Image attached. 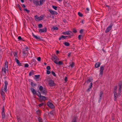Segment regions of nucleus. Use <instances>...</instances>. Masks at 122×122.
Masks as SVG:
<instances>
[{
  "instance_id": "f257e3e1",
  "label": "nucleus",
  "mask_w": 122,
  "mask_h": 122,
  "mask_svg": "<svg viewBox=\"0 0 122 122\" xmlns=\"http://www.w3.org/2000/svg\"><path fill=\"white\" fill-rule=\"evenodd\" d=\"M122 84L121 83H120L119 85V91L118 94V95L117 94L116 91H114L113 93L114 94V99L115 101H116L117 98L118 97V95H119L121 92V88H122Z\"/></svg>"
},
{
  "instance_id": "f03ea898",
  "label": "nucleus",
  "mask_w": 122,
  "mask_h": 122,
  "mask_svg": "<svg viewBox=\"0 0 122 122\" xmlns=\"http://www.w3.org/2000/svg\"><path fill=\"white\" fill-rule=\"evenodd\" d=\"M62 34L65 35H68L69 36L68 37L71 38V36L73 35L72 32L70 30L68 31L65 32H63Z\"/></svg>"
},
{
  "instance_id": "7ed1b4c3",
  "label": "nucleus",
  "mask_w": 122,
  "mask_h": 122,
  "mask_svg": "<svg viewBox=\"0 0 122 122\" xmlns=\"http://www.w3.org/2000/svg\"><path fill=\"white\" fill-rule=\"evenodd\" d=\"M39 89L42 94L44 95H46L47 93L46 90L45 88H44L42 86H40Z\"/></svg>"
},
{
  "instance_id": "20e7f679",
  "label": "nucleus",
  "mask_w": 122,
  "mask_h": 122,
  "mask_svg": "<svg viewBox=\"0 0 122 122\" xmlns=\"http://www.w3.org/2000/svg\"><path fill=\"white\" fill-rule=\"evenodd\" d=\"M104 66H102L100 67V75L101 76L103 74V70L104 69Z\"/></svg>"
},
{
  "instance_id": "39448f33",
  "label": "nucleus",
  "mask_w": 122,
  "mask_h": 122,
  "mask_svg": "<svg viewBox=\"0 0 122 122\" xmlns=\"http://www.w3.org/2000/svg\"><path fill=\"white\" fill-rule=\"evenodd\" d=\"M43 16L41 15L39 17H38L37 15H36L35 16V20L36 21L37 20H40L42 19L43 18Z\"/></svg>"
},
{
  "instance_id": "423d86ee",
  "label": "nucleus",
  "mask_w": 122,
  "mask_h": 122,
  "mask_svg": "<svg viewBox=\"0 0 122 122\" xmlns=\"http://www.w3.org/2000/svg\"><path fill=\"white\" fill-rule=\"evenodd\" d=\"M47 104V105L51 109L53 108L54 107V106L50 102H48Z\"/></svg>"
},
{
  "instance_id": "0eeeda50",
  "label": "nucleus",
  "mask_w": 122,
  "mask_h": 122,
  "mask_svg": "<svg viewBox=\"0 0 122 122\" xmlns=\"http://www.w3.org/2000/svg\"><path fill=\"white\" fill-rule=\"evenodd\" d=\"M112 24L110 25L107 28L106 30H105V32L106 33H107L109 32L112 29Z\"/></svg>"
},
{
  "instance_id": "6e6552de",
  "label": "nucleus",
  "mask_w": 122,
  "mask_h": 122,
  "mask_svg": "<svg viewBox=\"0 0 122 122\" xmlns=\"http://www.w3.org/2000/svg\"><path fill=\"white\" fill-rule=\"evenodd\" d=\"M8 71V69L5 68V67H3L2 69V73L4 75L5 74L6 71Z\"/></svg>"
},
{
  "instance_id": "1a4fd4ad",
  "label": "nucleus",
  "mask_w": 122,
  "mask_h": 122,
  "mask_svg": "<svg viewBox=\"0 0 122 122\" xmlns=\"http://www.w3.org/2000/svg\"><path fill=\"white\" fill-rule=\"evenodd\" d=\"M5 87L4 89V91L6 92H7V85H8V82L6 81H5Z\"/></svg>"
},
{
  "instance_id": "9d476101",
  "label": "nucleus",
  "mask_w": 122,
  "mask_h": 122,
  "mask_svg": "<svg viewBox=\"0 0 122 122\" xmlns=\"http://www.w3.org/2000/svg\"><path fill=\"white\" fill-rule=\"evenodd\" d=\"M39 32L40 33L46 32L47 31V28L45 27L43 29H39Z\"/></svg>"
},
{
  "instance_id": "9b49d317",
  "label": "nucleus",
  "mask_w": 122,
  "mask_h": 122,
  "mask_svg": "<svg viewBox=\"0 0 122 122\" xmlns=\"http://www.w3.org/2000/svg\"><path fill=\"white\" fill-rule=\"evenodd\" d=\"M49 86H53L55 85V83L53 81L51 80L49 82Z\"/></svg>"
},
{
  "instance_id": "f8f14e48",
  "label": "nucleus",
  "mask_w": 122,
  "mask_h": 122,
  "mask_svg": "<svg viewBox=\"0 0 122 122\" xmlns=\"http://www.w3.org/2000/svg\"><path fill=\"white\" fill-rule=\"evenodd\" d=\"M49 11L50 13L53 15H57L58 14V13L57 12L53 11L51 9L49 10Z\"/></svg>"
},
{
  "instance_id": "ddd939ff",
  "label": "nucleus",
  "mask_w": 122,
  "mask_h": 122,
  "mask_svg": "<svg viewBox=\"0 0 122 122\" xmlns=\"http://www.w3.org/2000/svg\"><path fill=\"white\" fill-rule=\"evenodd\" d=\"M101 65V63L99 62H97L96 63L95 65V67L96 68L99 67Z\"/></svg>"
},
{
  "instance_id": "4468645a",
  "label": "nucleus",
  "mask_w": 122,
  "mask_h": 122,
  "mask_svg": "<svg viewBox=\"0 0 122 122\" xmlns=\"http://www.w3.org/2000/svg\"><path fill=\"white\" fill-rule=\"evenodd\" d=\"M54 112L52 111L50 112V113L48 114V115L49 117H51L54 115Z\"/></svg>"
},
{
  "instance_id": "2eb2a0df",
  "label": "nucleus",
  "mask_w": 122,
  "mask_h": 122,
  "mask_svg": "<svg viewBox=\"0 0 122 122\" xmlns=\"http://www.w3.org/2000/svg\"><path fill=\"white\" fill-rule=\"evenodd\" d=\"M68 36H65L63 35L61 36L59 38V40H61L62 38H64V39H66V38L67 37H68Z\"/></svg>"
},
{
  "instance_id": "dca6fc26",
  "label": "nucleus",
  "mask_w": 122,
  "mask_h": 122,
  "mask_svg": "<svg viewBox=\"0 0 122 122\" xmlns=\"http://www.w3.org/2000/svg\"><path fill=\"white\" fill-rule=\"evenodd\" d=\"M30 90L33 95H35L36 94V91L34 89L32 88H31Z\"/></svg>"
},
{
  "instance_id": "f3484780",
  "label": "nucleus",
  "mask_w": 122,
  "mask_h": 122,
  "mask_svg": "<svg viewBox=\"0 0 122 122\" xmlns=\"http://www.w3.org/2000/svg\"><path fill=\"white\" fill-rule=\"evenodd\" d=\"M44 0H40L39 2V5H41L43 4Z\"/></svg>"
},
{
  "instance_id": "a211bd4d",
  "label": "nucleus",
  "mask_w": 122,
  "mask_h": 122,
  "mask_svg": "<svg viewBox=\"0 0 122 122\" xmlns=\"http://www.w3.org/2000/svg\"><path fill=\"white\" fill-rule=\"evenodd\" d=\"M33 1L34 3L36 6L39 5V1L37 0H33Z\"/></svg>"
},
{
  "instance_id": "6ab92c4d",
  "label": "nucleus",
  "mask_w": 122,
  "mask_h": 122,
  "mask_svg": "<svg viewBox=\"0 0 122 122\" xmlns=\"http://www.w3.org/2000/svg\"><path fill=\"white\" fill-rule=\"evenodd\" d=\"M92 84L93 83L92 82H91V83L90 85L89 86V88L87 90V92H89L90 91L92 87Z\"/></svg>"
},
{
  "instance_id": "aec40b11",
  "label": "nucleus",
  "mask_w": 122,
  "mask_h": 122,
  "mask_svg": "<svg viewBox=\"0 0 122 122\" xmlns=\"http://www.w3.org/2000/svg\"><path fill=\"white\" fill-rule=\"evenodd\" d=\"M15 61L17 63L18 65L19 66L21 65V64L20 63L19 61L16 58H15Z\"/></svg>"
},
{
  "instance_id": "412c9836",
  "label": "nucleus",
  "mask_w": 122,
  "mask_h": 122,
  "mask_svg": "<svg viewBox=\"0 0 122 122\" xmlns=\"http://www.w3.org/2000/svg\"><path fill=\"white\" fill-rule=\"evenodd\" d=\"M40 97V100H46V97L45 96H41Z\"/></svg>"
},
{
  "instance_id": "4be33fe9",
  "label": "nucleus",
  "mask_w": 122,
  "mask_h": 122,
  "mask_svg": "<svg viewBox=\"0 0 122 122\" xmlns=\"http://www.w3.org/2000/svg\"><path fill=\"white\" fill-rule=\"evenodd\" d=\"M74 64L75 63L73 62H72L71 63V64L70 65V66L71 68H72L74 67Z\"/></svg>"
},
{
  "instance_id": "5701e85b",
  "label": "nucleus",
  "mask_w": 122,
  "mask_h": 122,
  "mask_svg": "<svg viewBox=\"0 0 122 122\" xmlns=\"http://www.w3.org/2000/svg\"><path fill=\"white\" fill-rule=\"evenodd\" d=\"M34 37L36 39H40L39 36L37 37L36 35H34L33 33H32Z\"/></svg>"
},
{
  "instance_id": "b1692460",
  "label": "nucleus",
  "mask_w": 122,
  "mask_h": 122,
  "mask_svg": "<svg viewBox=\"0 0 122 122\" xmlns=\"http://www.w3.org/2000/svg\"><path fill=\"white\" fill-rule=\"evenodd\" d=\"M26 51H28L27 50H25V49H23V51L22 52L23 54L24 55H25L26 54H27V53H26L25 52Z\"/></svg>"
},
{
  "instance_id": "393cba45",
  "label": "nucleus",
  "mask_w": 122,
  "mask_h": 122,
  "mask_svg": "<svg viewBox=\"0 0 122 122\" xmlns=\"http://www.w3.org/2000/svg\"><path fill=\"white\" fill-rule=\"evenodd\" d=\"M64 44L65 46H69L70 45V44L67 42H65Z\"/></svg>"
},
{
  "instance_id": "a878e982",
  "label": "nucleus",
  "mask_w": 122,
  "mask_h": 122,
  "mask_svg": "<svg viewBox=\"0 0 122 122\" xmlns=\"http://www.w3.org/2000/svg\"><path fill=\"white\" fill-rule=\"evenodd\" d=\"M103 92L102 91H101L100 92V97L99 98L100 100L101 98V97L102 95H103Z\"/></svg>"
},
{
  "instance_id": "bb28decb",
  "label": "nucleus",
  "mask_w": 122,
  "mask_h": 122,
  "mask_svg": "<svg viewBox=\"0 0 122 122\" xmlns=\"http://www.w3.org/2000/svg\"><path fill=\"white\" fill-rule=\"evenodd\" d=\"M8 62L6 61L5 63V68L8 69Z\"/></svg>"
},
{
  "instance_id": "cd10ccee",
  "label": "nucleus",
  "mask_w": 122,
  "mask_h": 122,
  "mask_svg": "<svg viewBox=\"0 0 122 122\" xmlns=\"http://www.w3.org/2000/svg\"><path fill=\"white\" fill-rule=\"evenodd\" d=\"M93 80L92 79H88L86 81L87 83L88 84L90 82L92 81Z\"/></svg>"
},
{
  "instance_id": "c85d7f7f",
  "label": "nucleus",
  "mask_w": 122,
  "mask_h": 122,
  "mask_svg": "<svg viewBox=\"0 0 122 122\" xmlns=\"http://www.w3.org/2000/svg\"><path fill=\"white\" fill-rule=\"evenodd\" d=\"M58 30V28L56 26L53 27L52 30L53 31V30Z\"/></svg>"
},
{
  "instance_id": "c756f323",
  "label": "nucleus",
  "mask_w": 122,
  "mask_h": 122,
  "mask_svg": "<svg viewBox=\"0 0 122 122\" xmlns=\"http://www.w3.org/2000/svg\"><path fill=\"white\" fill-rule=\"evenodd\" d=\"M31 85L33 87H34L36 85V84L32 82H31Z\"/></svg>"
},
{
  "instance_id": "7c9ffc66",
  "label": "nucleus",
  "mask_w": 122,
  "mask_h": 122,
  "mask_svg": "<svg viewBox=\"0 0 122 122\" xmlns=\"http://www.w3.org/2000/svg\"><path fill=\"white\" fill-rule=\"evenodd\" d=\"M63 63L62 61H60L58 63V64L59 65H61L63 64Z\"/></svg>"
},
{
  "instance_id": "2f4dec72",
  "label": "nucleus",
  "mask_w": 122,
  "mask_h": 122,
  "mask_svg": "<svg viewBox=\"0 0 122 122\" xmlns=\"http://www.w3.org/2000/svg\"><path fill=\"white\" fill-rule=\"evenodd\" d=\"M38 92V93H36V94L37 95V96L39 97H41V93L40 92Z\"/></svg>"
},
{
  "instance_id": "473e14b6",
  "label": "nucleus",
  "mask_w": 122,
  "mask_h": 122,
  "mask_svg": "<svg viewBox=\"0 0 122 122\" xmlns=\"http://www.w3.org/2000/svg\"><path fill=\"white\" fill-rule=\"evenodd\" d=\"M34 74V72L33 71H31L29 73V76H30L31 75Z\"/></svg>"
},
{
  "instance_id": "72a5a7b5",
  "label": "nucleus",
  "mask_w": 122,
  "mask_h": 122,
  "mask_svg": "<svg viewBox=\"0 0 122 122\" xmlns=\"http://www.w3.org/2000/svg\"><path fill=\"white\" fill-rule=\"evenodd\" d=\"M72 122H76V118L74 117L72 121Z\"/></svg>"
},
{
  "instance_id": "f704fd0d",
  "label": "nucleus",
  "mask_w": 122,
  "mask_h": 122,
  "mask_svg": "<svg viewBox=\"0 0 122 122\" xmlns=\"http://www.w3.org/2000/svg\"><path fill=\"white\" fill-rule=\"evenodd\" d=\"M78 14L80 17H82L83 16L82 14L79 12L78 13Z\"/></svg>"
},
{
  "instance_id": "c9c22d12",
  "label": "nucleus",
  "mask_w": 122,
  "mask_h": 122,
  "mask_svg": "<svg viewBox=\"0 0 122 122\" xmlns=\"http://www.w3.org/2000/svg\"><path fill=\"white\" fill-rule=\"evenodd\" d=\"M17 52H15V53L14 54V56L15 57H16L15 58H16L17 57H18V56L17 55Z\"/></svg>"
},
{
  "instance_id": "e433bc0d",
  "label": "nucleus",
  "mask_w": 122,
  "mask_h": 122,
  "mask_svg": "<svg viewBox=\"0 0 122 122\" xmlns=\"http://www.w3.org/2000/svg\"><path fill=\"white\" fill-rule=\"evenodd\" d=\"M38 27L39 28H41L42 27V25L41 24H39L38 25Z\"/></svg>"
},
{
  "instance_id": "4c0bfd02",
  "label": "nucleus",
  "mask_w": 122,
  "mask_h": 122,
  "mask_svg": "<svg viewBox=\"0 0 122 122\" xmlns=\"http://www.w3.org/2000/svg\"><path fill=\"white\" fill-rule=\"evenodd\" d=\"M35 77L36 79H38L39 78L40 76V75H35Z\"/></svg>"
},
{
  "instance_id": "58836bf2",
  "label": "nucleus",
  "mask_w": 122,
  "mask_h": 122,
  "mask_svg": "<svg viewBox=\"0 0 122 122\" xmlns=\"http://www.w3.org/2000/svg\"><path fill=\"white\" fill-rule=\"evenodd\" d=\"M2 117L3 118H4L5 117V112L2 113Z\"/></svg>"
},
{
  "instance_id": "ea45409f",
  "label": "nucleus",
  "mask_w": 122,
  "mask_h": 122,
  "mask_svg": "<svg viewBox=\"0 0 122 122\" xmlns=\"http://www.w3.org/2000/svg\"><path fill=\"white\" fill-rule=\"evenodd\" d=\"M38 120L40 122H42V119L40 117H39L38 118Z\"/></svg>"
},
{
  "instance_id": "a19ab883",
  "label": "nucleus",
  "mask_w": 122,
  "mask_h": 122,
  "mask_svg": "<svg viewBox=\"0 0 122 122\" xmlns=\"http://www.w3.org/2000/svg\"><path fill=\"white\" fill-rule=\"evenodd\" d=\"M52 7L53 8H54L55 10H57V7L56 6H54L53 5L52 6Z\"/></svg>"
},
{
  "instance_id": "79ce46f5",
  "label": "nucleus",
  "mask_w": 122,
  "mask_h": 122,
  "mask_svg": "<svg viewBox=\"0 0 122 122\" xmlns=\"http://www.w3.org/2000/svg\"><path fill=\"white\" fill-rule=\"evenodd\" d=\"M1 94L2 96H4V94H5V93L2 90H1Z\"/></svg>"
},
{
  "instance_id": "37998d69",
  "label": "nucleus",
  "mask_w": 122,
  "mask_h": 122,
  "mask_svg": "<svg viewBox=\"0 0 122 122\" xmlns=\"http://www.w3.org/2000/svg\"><path fill=\"white\" fill-rule=\"evenodd\" d=\"M37 113L38 115H40L41 113V112L40 110H38L37 111Z\"/></svg>"
},
{
  "instance_id": "c03bdc74",
  "label": "nucleus",
  "mask_w": 122,
  "mask_h": 122,
  "mask_svg": "<svg viewBox=\"0 0 122 122\" xmlns=\"http://www.w3.org/2000/svg\"><path fill=\"white\" fill-rule=\"evenodd\" d=\"M24 10L25 11H26L28 13H29L30 12V10H28L27 9H25V8L24 9Z\"/></svg>"
},
{
  "instance_id": "a18cd8bd",
  "label": "nucleus",
  "mask_w": 122,
  "mask_h": 122,
  "mask_svg": "<svg viewBox=\"0 0 122 122\" xmlns=\"http://www.w3.org/2000/svg\"><path fill=\"white\" fill-rule=\"evenodd\" d=\"M51 73L54 76H56V75L55 73L53 71H52L51 72Z\"/></svg>"
},
{
  "instance_id": "49530a36",
  "label": "nucleus",
  "mask_w": 122,
  "mask_h": 122,
  "mask_svg": "<svg viewBox=\"0 0 122 122\" xmlns=\"http://www.w3.org/2000/svg\"><path fill=\"white\" fill-rule=\"evenodd\" d=\"M117 86H116L114 88V91H116L117 92Z\"/></svg>"
},
{
  "instance_id": "de8ad7c7",
  "label": "nucleus",
  "mask_w": 122,
  "mask_h": 122,
  "mask_svg": "<svg viewBox=\"0 0 122 122\" xmlns=\"http://www.w3.org/2000/svg\"><path fill=\"white\" fill-rule=\"evenodd\" d=\"M46 69L47 70H49L51 69V67L50 66H47L46 67Z\"/></svg>"
},
{
  "instance_id": "09e8293b",
  "label": "nucleus",
  "mask_w": 122,
  "mask_h": 122,
  "mask_svg": "<svg viewBox=\"0 0 122 122\" xmlns=\"http://www.w3.org/2000/svg\"><path fill=\"white\" fill-rule=\"evenodd\" d=\"M37 59L38 61H40L41 60V58L40 57H38L37 58Z\"/></svg>"
},
{
  "instance_id": "8fccbe9b",
  "label": "nucleus",
  "mask_w": 122,
  "mask_h": 122,
  "mask_svg": "<svg viewBox=\"0 0 122 122\" xmlns=\"http://www.w3.org/2000/svg\"><path fill=\"white\" fill-rule=\"evenodd\" d=\"M44 105V103H42L41 104H39V107H41L42 106H43Z\"/></svg>"
},
{
  "instance_id": "3c124183",
  "label": "nucleus",
  "mask_w": 122,
  "mask_h": 122,
  "mask_svg": "<svg viewBox=\"0 0 122 122\" xmlns=\"http://www.w3.org/2000/svg\"><path fill=\"white\" fill-rule=\"evenodd\" d=\"M51 72H50L49 70H47L46 71V73L47 74H50Z\"/></svg>"
},
{
  "instance_id": "603ef678",
  "label": "nucleus",
  "mask_w": 122,
  "mask_h": 122,
  "mask_svg": "<svg viewBox=\"0 0 122 122\" xmlns=\"http://www.w3.org/2000/svg\"><path fill=\"white\" fill-rule=\"evenodd\" d=\"M82 36V35H79L78 38V39L79 40H80L81 39V37Z\"/></svg>"
},
{
  "instance_id": "864d4df0",
  "label": "nucleus",
  "mask_w": 122,
  "mask_h": 122,
  "mask_svg": "<svg viewBox=\"0 0 122 122\" xmlns=\"http://www.w3.org/2000/svg\"><path fill=\"white\" fill-rule=\"evenodd\" d=\"M29 66V65L28 64L26 63L25 64V67H28Z\"/></svg>"
},
{
  "instance_id": "5fc2aeb1",
  "label": "nucleus",
  "mask_w": 122,
  "mask_h": 122,
  "mask_svg": "<svg viewBox=\"0 0 122 122\" xmlns=\"http://www.w3.org/2000/svg\"><path fill=\"white\" fill-rule=\"evenodd\" d=\"M58 61H57L56 60H55V61H54V62L56 64H58Z\"/></svg>"
},
{
  "instance_id": "6e6d98bb",
  "label": "nucleus",
  "mask_w": 122,
  "mask_h": 122,
  "mask_svg": "<svg viewBox=\"0 0 122 122\" xmlns=\"http://www.w3.org/2000/svg\"><path fill=\"white\" fill-rule=\"evenodd\" d=\"M73 31L75 33H76L77 32V31L75 29H73Z\"/></svg>"
},
{
  "instance_id": "4d7b16f0",
  "label": "nucleus",
  "mask_w": 122,
  "mask_h": 122,
  "mask_svg": "<svg viewBox=\"0 0 122 122\" xmlns=\"http://www.w3.org/2000/svg\"><path fill=\"white\" fill-rule=\"evenodd\" d=\"M54 56H53L52 57L55 60H56V56L55 55H54Z\"/></svg>"
},
{
  "instance_id": "13d9d810",
  "label": "nucleus",
  "mask_w": 122,
  "mask_h": 122,
  "mask_svg": "<svg viewBox=\"0 0 122 122\" xmlns=\"http://www.w3.org/2000/svg\"><path fill=\"white\" fill-rule=\"evenodd\" d=\"M83 32V30L82 29H81L80 30V32L81 33H82Z\"/></svg>"
},
{
  "instance_id": "bf43d9fd",
  "label": "nucleus",
  "mask_w": 122,
  "mask_h": 122,
  "mask_svg": "<svg viewBox=\"0 0 122 122\" xmlns=\"http://www.w3.org/2000/svg\"><path fill=\"white\" fill-rule=\"evenodd\" d=\"M71 54V52H70L68 54V56L69 57H70V55Z\"/></svg>"
},
{
  "instance_id": "052dcab7",
  "label": "nucleus",
  "mask_w": 122,
  "mask_h": 122,
  "mask_svg": "<svg viewBox=\"0 0 122 122\" xmlns=\"http://www.w3.org/2000/svg\"><path fill=\"white\" fill-rule=\"evenodd\" d=\"M18 39L19 40L21 39V37L20 36H19L18 37Z\"/></svg>"
},
{
  "instance_id": "680f3d73",
  "label": "nucleus",
  "mask_w": 122,
  "mask_h": 122,
  "mask_svg": "<svg viewBox=\"0 0 122 122\" xmlns=\"http://www.w3.org/2000/svg\"><path fill=\"white\" fill-rule=\"evenodd\" d=\"M63 22L65 23H66L67 22L66 20L65 19L63 20Z\"/></svg>"
},
{
  "instance_id": "e2e57ef3",
  "label": "nucleus",
  "mask_w": 122,
  "mask_h": 122,
  "mask_svg": "<svg viewBox=\"0 0 122 122\" xmlns=\"http://www.w3.org/2000/svg\"><path fill=\"white\" fill-rule=\"evenodd\" d=\"M22 6L24 8H25L26 7V6L24 4L22 5Z\"/></svg>"
},
{
  "instance_id": "0e129e2a",
  "label": "nucleus",
  "mask_w": 122,
  "mask_h": 122,
  "mask_svg": "<svg viewBox=\"0 0 122 122\" xmlns=\"http://www.w3.org/2000/svg\"><path fill=\"white\" fill-rule=\"evenodd\" d=\"M67 80V78L66 77L65 79V81H66Z\"/></svg>"
},
{
  "instance_id": "69168bd1",
  "label": "nucleus",
  "mask_w": 122,
  "mask_h": 122,
  "mask_svg": "<svg viewBox=\"0 0 122 122\" xmlns=\"http://www.w3.org/2000/svg\"><path fill=\"white\" fill-rule=\"evenodd\" d=\"M56 60L57 61H59V59L58 57H57V56H56Z\"/></svg>"
},
{
  "instance_id": "338daca9",
  "label": "nucleus",
  "mask_w": 122,
  "mask_h": 122,
  "mask_svg": "<svg viewBox=\"0 0 122 122\" xmlns=\"http://www.w3.org/2000/svg\"><path fill=\"white\" fill-rule=\"evenodd\" d=\"M59 51H56V53L57 54L59 53Z\"/></svg>"
},
{
  "instance_id": "774afa93",
  "label": "nucleus",
  "mask_w": 122,
  "mask_h": 122,
  "mask_svg": "<svg viewBox=\"0 0 122 122\" xmlns=\"http://www.w3.org/2000/svg\"><path fill=\"white\" fill-rule=\"evenodd\" d=\"M17 6L19 8L20 7V5L19 4H18L17 5Z\"/></svg>"
}]
</instances>
